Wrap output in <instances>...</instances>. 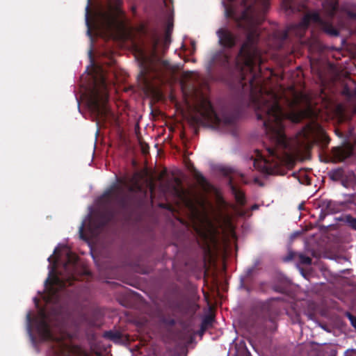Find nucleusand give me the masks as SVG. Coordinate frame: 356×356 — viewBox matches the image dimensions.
Here are the masks:
<instances>
[{
  "instance_id": "nucleus-3",
  "label": "nucleus",
  "mask_w": 356,
  "mask_h": 356,
  "mask_svg": "<svg viewBox=\"0 0 356 356\" xmlns=\"http://www.w3.org/2000/svg\"><path fill=\"white\" fill-rule=\"evenodd\" d=\"M54 254L56 255V262L59 261L60 257L65 255L67 262L64 265L65 275L53 276L50 278L54 269L49 270V275L45 280V284H49L47 295L44 297L47 303H55L58 301L59 292L66 286V282L71 284L76 266V256L73 254L66 245L58 246L54 249Z\"/></svg>"
},
{
  "instance_id": "nucleus-27",
  "label": "nucleus",
  "mask_w": 356,
  "mask_h": 356,
  "mask_svg": "<svg viewBox=\"0 0 356 356\" xmlns=\"http://www.w3.org/2000/svg\"><path fill=\"white\" fill-rule=\"evenodd\" d=\"M301 273H303V270L302 268H300Z\"/></svg>"
},
{
  "instance_id": "nucleus-24",
  "label": "nucleus",
  "mask_w": 356,
  "mask_h": 356,
  "mask_svg": "<svg viewBox=\"0 0 356 356\" xmlns=\"http://www.w3.org/2000/svg\"><path fill=\"white\" fill-rule=\"evenodd\" d=\"M163 1H164L165 5L166 6H168V0H163ZM170 1H171V0H169V2H170Z\"/></svg>"
},
{
  "instance_id": "nucleus-15",
  "label": "nucleus",
  "mask_w": 356,
  "mask_h": 356,
  "mask_svg": "<svg viewBox=\"0 0 356 356\" xmlns=\"http://www.w3.org/2000/svg\"><path fill=\"white\" fill-rule=\"evenodd\" d=\"M346 316L350 321L351 325L356 329V316H353L350 313H347Z\"/></svg>"
},
{
  "instance_id": "nucleus-23",
  "label": "nucleus",
  "mask_w": 356,
  "mask_h": 356,
  "mask_svg": "<svg viewBox=\"0 0 356 356\" xmlns=\"http://www.w3.org/2000/svg\"><path fill=\"white\" fill-rule=\"evenodd\" d=\"M33 300H34V302H35V306H36V307H38V299H37V298H33Z\"/></svg>"
},
{
  "instance_id": "nucleus-26",
  "label": "nucleus",
  "mask_w": 356,
  "mask_h": 356,
  "mask_svg": "<svg viewBox=\"0 0 356 356\" xmlns=\"http://www.w3.org/2000/svg\"><path fill=\"white\" fill-rule=\"evenodd\" d=\"M51 259H52V257H51V256H50V257L48 258V261L51 262Z\"/></svg>"
},
{
  "instance_id": "nucleus-21",
  "label": "nucleus",
  "mask_w": 356,
  "mask_h": 356,
  "mask_svg": "<svg viewBox=\"0 0 356 356\" xmlns=\"http://www.w3.org/2000/svg\"><path fill=\"white\" fill-rule=\"evenodd\" d=\"M341 184L346 188L350 187V184L346 181L342 180Z\"/></svg>"
},
{
  "instance_id": "nucleus-2",
  "label": "nucleus",
  "mask_w": 356,
  "mask_h": 356,
  "mask_svg": "<svg viewBox=\"0 0 356 356\" xmlns=\"http://www.w3.org/2000/svg\"><path fill=\"white\" fill-rule=\"evenodd\" d=\"M337 8L338 0H325L323 3V8L327 17V19H322L316 12L310 13L307 14L300 23L291 24L286 30L277 31L275 33V37L280 41L284 40L291 34L301 38L311 23L316 24L327 34L337 36L339 35V32L332 26L330 18L334 16Z\"/></svg>"
},
{
  "instance_id": "nucleus-9",
  "label": "nucleus",
  "mask_w": 356,
  "mask_h": 356,
  "mask_svg": "<svg viewBox=\"0 0 356 356\" xmlns=\"http://www.w3.org/2000/svg\"><path fill=\"white\" fill-rule=\"evenodd\" d=\"M31 312H29L26 314V330H27V332H28V334L29 335V337H30L32 343L33 344H35V340L33 334L31 332Z\"/></svg>"
},
{
  "instance_id": "nucleus-6",
  "label": "nucleus",
  "mask_w": 356,
  "mask_h": 356,
  "mask_svg": "<svg viewBox=\"0 0 356 356\" xmlns=\"http://www.w3.org/2000/svg\"><path fill=\"white\" fill-rule=\"evenodd\" d=\"M36 326L37 331L42 340H58L53 336L47 321L45 312L43 309H39Z\"/></svg>"
},
{
  "instance_id": "nucleus-20",
  "label": "nucleus",
  "mask_w": 356,
  "mask_h": 356,
  "mask_svg": "<svg viewBox=\"0 0 356 356\" xmlns=\"http://www.w3.org/2000/svg\"><path fill=\"white\" fill-rule=\"evenodd\" d=\"M340 173H341L340 170H336V171H334V172H332L331 177H332V179H334V178L335 175H339Z\"/></svg>"
},
{
  "instance_id": "nucleus-16",
  "label": "nucleus",
  "mask_w": 356,
  "mask_h": 356,
  "mask_svg": "<svg viewBox=\"0 0 356 356\" xmlns=\"http://www.w3.org/2000/svg\"><path fill=\"white\" fill-rule=\"evenodd\" d=\"M90 0H88V4H87V6H86V15H85L86 23V24H87V26H89L88 13H89V4H90Z\"/></svg>"
},
{
  "instance_id": "nucleus-17",
  "label": "nucleus",
  "mask_w": 356,
  "mask_h": 356,
  "mask_svg": "<svg viewBox=\"0 0 356 356\" xmlns=\"http://www.w3.org/2000/svg\"><path fill=\"white\" fill-rule=\"evenodd\" d=\"M320 133L321 134V138H322V140L323 142L325 143V144H327L329 142V139L327 138V136L323 133V130L321 129V128H320Z\"/></svg>"
},
{
  "instance_id": "nucleus-1",
  "label": "nucleus",
  "mask_w": 356,
  "mask_h": 356,
  "mask_svg": "<svg viewBox=\"0 0 356 356\" xmlns=\"http://www.w3.org/2000/svg\"><path fill=\"white\" fill-rule=\"evenodd\" d=\"M235 0H223L225 15L238 22L245 35V41L235 58H232L230 49L241 39L236 30L227 26L216 31L219 44L226 48L216 54L211 58V65L218 64L227 67L233 63L239 74V87L249 90L254 102L258 120L263 121L266 134L275 147H268V157L261 156L264 164L267 167L272 163L277 166L282 163H291L300 147H307L309 140L313 134L311 128L300 131L293 140H289L284 133L286 115L278 102L277 96L272 91L266 90L258 80L256 71L261 63L260 52L257 47L259 37L258 25L264 19L269 0H242L240 13L235 9Z\"/></svg>"
},
{
  "instance_id": "nucleus-7",
  "label": "nucleus",
  "mask_w": 356,
  "mask_h": 356,
  "mask_svg": "<svg viewBox=\"0 0 356 356\" xmlns=\"http://www.w3.org/2000/svg\"><path fill=\"white\" fill-rule=\"evenodd\" d=\"M202 115L204 119L215 126H220L221 119L214 111L211 104L209 102L204 100L202 104Z\"/></svg>"
},
{
  "instance_id": "nucleus-14",
  "label": "nucleus",
  "mask_w": 356,
  "mask_h": 356,
  "mask_svg": "<svg viewBox=\"0 0 356 356\" xmlns=\"http://www.w3.org/2000/svg\"><path fill=\"white\" fill-rule=\"evenodd\" d=\"M346 220L353 229H356V218L348 216Z\"/></svg>"
},
{
  "instance_id": "nucleus-18",
  "label": "nucleus",
  "mask_w": 356,
  "mask_h": 356,
  "mask_svg": "<svg viewBox=\"0 0 356 356\" xmlns=\"http://www.w3.org/2000/svg\"><path fill=\"white\" fill-rule=\"evenodd\" d=\"M87 220H87V219H86V220H85L81 223V226H80V227H79V234H80L81 237H82V236H83V228H84V226H85V225H86V221H87Z\"/></svg>"
},
{
  "instance_id": "nucleus-12",
  "label": "nucleus",
  "mask_w": 356,
  "mask_h": 356,
  "mask_svg": "<svg viewBox=\"0 0 356 356\" xmlns=\"http://www.w3.org/2000/svg\"><path fill=\"white\" fill-rule=\"evenodd\" d=\"M184 79L186 81H190V80H191V81H196L198 79H200V74L196 72H186L184 74Z\"/></svg>"
},
{
  "instance_id": "nucleus-8",
  "label": "nucleus",
  "mask_w": 356,
  "mask_h": 356,
  "mask_svg": "<svg viewBox=\"0 0 356 356\" xmlns=\"http://www.w3.org/2000/svg\"><path fill=\"white\" fill-rule=\"evenodd\" d=\"M126 188H128L130 192H134L140 190V187L137 184L134 186H130L127 184L120 186H114L104 194V197H114L115 199H118L124 195Z\"/></svg>"
},
{
  "instance_id": "nucleus-4",
  "label": "nucleus",
  "mask_w": 356,
  "mask_h": 356,
  "mask_svg": "<svg viewBox=\"0 0 356 356\" xmlns=\"http://www.w3.org/2000/svg\"><path fill=\"white\" fill-rule=\"evenodd\" d=\"M106 98V94L100 95L96 87L92 90L88 104L89 109L96 116L103 117L106 115L107 108L105 106Z\"/></svg>"
},
{
  "instance_id": "nucleus-11",
  "label": "nucleus",
  "mask_w": 356,
  "mask_h": 356,
  "mask_svg": "<svg viewBox=\"0 0 356 356\" xmlns=\"http://www.w3.org/2000/svg\"><path fill=\"white\" fill-rule=\"evenodd\" d=\"M283 7L286 10L293 12L296 9L293 0H283Z\"/></svg>"
},
{
  "instance_id": "nucleus-22",
  "label": "nucleus",
  "mask_w": 356,
  "mask_h": 356,
  "mask_svg": "<svg viewBox=\"0 0 356 356\" xmlns=\"http://www.w3.org/2000/svg\"><path fill=\"white\" fill-rule=\"evenodd\" d=\"M259 208V206L257 204H254L251 207L252 210H256Z\"/></svg>"
},
{
  "instance_id": "nucleus-25",
  "label": "nucleus",
  "mask_w": 356,
  "mask_h": 356,
  "mask_svg": "<svg viewBox=\"0 0 356 356\" xmlns=\"http://www.w3.org/2000/svg\"><path fill=\"white\" fill-rule=\"evenodd\" d=\"M87 33H88V35H90V29H88V31H87Z\"/></svg>"
},
{
  "instance_id": "nucleus-10",
  "label": "nucleus",
  "mask_w": 356,
  "mask_h": 356,
  "mask_svg": "<svg viewBox=\"0 0 356 356\" xmlns=\"http://www.w3.org/2000/svg\"><path fill=\"white\" fill-rule=\"evenodd\" d=\"M232 191L237 202L240 204H243L245 203L244 194L241 191H237L234 188H233Z\"/></svg>"
},
{
  "instance_id": "nucleus-19",
  "label": "nucleus",
  "mask_w": 356,
  "mask_h": 356,
  "mask_svg": "<svg viewBox=\"0 0 356 356\" xmlns=\"http://www.w3.org/2000/svg\"><path fill=\"white\" fill-rule=\"evenodd\" d=\"M332 202L330 200H325L322 202V207H329L332 204Z\"/></svg>"
},
{
  "instance_id": "nucleus-13",
  "label": "nucleus",
  "mask_w": 356,
  "mask_h": 356,
  "mask_svg": "<svg viewBox=\"0 0 356 356\" xmlns=\"http://www.w3.org/2000/svg\"><path fill=\"white\" fill-rule=\"evenodd\" d=\"M300 261L303 265H310L312 264V259L303 254H299L298 255Z\"/></svg>"
},
{
  "instance_id": "nucleus-5",
  "label": "nucleus",
  "mask_w": 356,
  "mask_h": 356,
  "mask_svg": "<svg viewBox=\"0 0 356 356\" xmlns=\"http://www.w3.org/2000/svg\"><path fill=\"white\" fill-rule=\"evenodd\" d=\"M122 2L120 0H114L110 3L109 11L101 12L99 13V20L102 25L110 26L114 24L116 17L121 13Z\"/></svg>"
}]
</instances>
